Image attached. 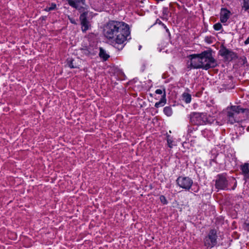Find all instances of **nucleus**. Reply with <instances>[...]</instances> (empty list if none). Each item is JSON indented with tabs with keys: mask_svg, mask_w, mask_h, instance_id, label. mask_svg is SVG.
Returning <instances> with one entry per match:
<instances>
[{
	"mask_svg": "<svg viewBox=\"0 0 249 249\" xmlns=\"http://www.w3.org/2000/svg\"><path fill=\"white\" fill-rule=\"evenodd\" d=\"M86 16V13H83L80 17V20L82 25V29L83 32L87 31L90 26L89 22L87 19Z\"/></svg>",
	"mask_w": 249,
	"mask_h": 249,
	"instance_id": "9",
	"label": "nucleus"
},
{
	"mask_svg": "<svg viewBox=\"0 0 249 249\" xmlns=\"http://www.w3.org/2000/svg\"><path fill=\"white\" fill-rule=\"evenodd\" d=\"M242 8V9H244L245 11L249 9V0H243Z\"/></svg>",
	"mask_w": 249,
	"mask_h": 249,
	"instance_id": "20",
	"label": "nucleus"
},
{
	"mask_svg": "<svg viewBox=\"0 0 249 249\" xmlns=\"http://www.w3.org/2000/svg\"><path fill=\"white\" fill-rule=\"evenodd\" d=\"M190 121L193 124L203 125L206 123L207 118L204 113L193 112L189 116Z\"/></svg>",
	"mask_w": 249,
	"mask_h": 249,
	"instance_id": "4",
	"label": "nucleus"
},
{
	"mask_svg": "<svg viewBox=\"0 0 249 249\" xmlns=\"http://www.w3.org/2000/svg\"><path fill=\"white\" fill-rule=\"evenodd\" d=\"M217 238L216 230H211L208 235L204 238V245L207 248H212L217 244Z\"/></svg>",
	"mask_w": 249,
	"mask_h": 249,
	"instance_id": "3",
	"label": "nucleus"
},
{
	"mask_svg": "<svg viewBox=\"0 0 249 249\" xmlns=\"http://www.w3.org/2000/svg\"><path fill=\"white\" fill-rule=\"evenodd\" d=\"M166 103V93L165 91L164 90L163 94L162 95V97L160 99V101L156 103L155 105V107L157 108L159 107H163Z\"/></svg>",
	"mask_w": 249,
	"mask_h": 249,
	"instance_id": "14",
	"label": "nucleus"
},
{
	"mask_svg": "<svg viewBox=\"0 0 249 249\" xmlns=\"http://www.w3.org/2000/svg\"><path fill=\"white\" fill-rule=\"evenodd\" d=\"M230 12L226 9H222L220 12V21L222 23L226 22L230 17Z\"/></svg>",
	"mask_w": 249,
	"mask_h": 249,
	"instance_id": "12",
	"label": "nucleus"
},
{
	"mask_svg": "<svg viewBox=\"0 0 249 249\" xmlns=\"http://www.w3.org/2000/svg\"><path fill=\"white\" fill-rule=\"evenodd\" d=\"M167 141L168 146L170 148H172L173 147V146L175 145L174 142L171 140V139L168 138Z\"/></svg>",
	"mask_w": 249,
	"mask_h": 249,
	"instance_id": "24",
	"label": "nucleus"
},
{
	"mask_svg": "<svg viewBox=\"0 0 249 249\" xmlns=\"http://www.w3.org/2000/svg\"><path fill=\"white\" fill-rule=\"evenodd\" d=\"M245 44L246 45L249 44V36L248 37V38L245 40Z\"/></svg>",
	"mask_w": 249,
	"mask_h": 249,
	"instance_id": "30",
	"label": "nucleus"
},
{
	"mask_svg": "<svg viewBox=\"0 0 249 249\" xmlns=\"http://www.w3.org/2000/svg\"><path fill=\"white\" fill-rule=\"evenodd\" d=\"M245 229L249 231V222L247 224H246L245 226Z\"/></svg>",
	"mask_w": 249,
	"mask_h": 249,
	"instance_id": "28",
	"label": "nucleus"
},
{
	"mask_svg": "<svg viewBox=\"0 0 249 249\" xmlns=\"http://www.w3.org/2000/svg\"><path fill=\"white\" fill-rule=\"evenodd\" d=\"M141 46H140V47H139V50H140V49H141Z\"/></svg>",
	"mask_w": 249,
	"mask_h": 249,
	"instance_id": "32",
	"label": "nucleus"
},
{
	"mask_svg": "<svg viewBox=\"0 0 249 249\" xmlns=\"http://www.w3.org/2000/svg\"><path fill=\"white\" fill-rule=\"evenodd\" d=\"M222 28V26L220 23H217L213 25V28L216 31H219Z\"/></svg>",
	"mask_w": 249,
	"mask_h": 249,
	"instance_id": "21",
	"label": "nucleus"
},
{
	"mask_svg": "<svg viewBox=\"0 0 249 249\" xmlns=\"http://www.w3.org/2000/svg\"><path fill=\"white\" fill-rule=\"evenodd\" d=\"M164 90L165 91V89H163V90L161 89H157L156 90L155 93L158 94H163Z\"/></svg>",
	"mask_w": 249,
	"mask_h": 249,
	"instance_id": "25",
	"label": "nucleus"
},
{
	"mask_svg": "<svg viewBox=\"0 0 249 249\" xmlns=\"http://www.w3.org/2000/svg\"><path fill=\"white\" fill-rule=\"evenodd\" d=\"M69 4L72 7L79 9L81 5H85V0H67Z\"/></svg>",
	"mask_w": 249,
	"mask_h": 249,
	"instance_id": "10",
	"label": "nucleus"
},
{
	"mask_svg": "<svg viewBox=\"0 0 249 249\" xmlns=\"http://www.w3.org/2000/svg\"><path fill=\"white\" fill-rule=\"evenodd\" d=\"M188 57L190 58V64H188V68L190 69L202 68V63L200 53L190 55Z\"/></svg>",
	"mask_w": 249,
	"mask_h": 249,
	"instance_id": "5",
	"label": "nucleus"
},
{
	"mask_svg": "<svg viewBox=\"0 0 249 249\" xmlns=\"http://www.w3.org/2000/svg\"><path fill=\"white\" fill-rule=\"evenodd\" d=\"M162 26L163 27L164 29H165L166 32L167 33H169L168 29L167 28L166 26L164 24H162Z\"/></svg>",
	"mask_w": 249,
	"mask_h": 249,
	"instance_id": "27",
	"label": "nucleus"
},
{
	"mask_svg": "<svg viewBox=\"0 0 249 249\" xmlns=\"http://www.w3.org/2000/svg\"><path fill=\"white\" fill-rule=\"evenodd\" d=\"M228 182L226 177L223 175H219L215 181V187L218 190H226L227 188Z\"/></svg>",
	"mask_w": 249,
	"mask_h": 249,
	"instance_id": "7",
	"label": "nucleus"
},
{
	"mask_svg": "<svg viewBox=\"0 0 249 249\" xmlns=\"http://www.w3.org/2000/svg\"><path fill=\"white\" fill-rule=\"evenodd\" d=\"M231 108L233 111H234L236 115L241 112H244L245 110V109L241 108L240 106H232L231 107Z\"/></svg>",
	"mask_w": 249,
	"mask_h": 249,
	"instance_id": "15",
	"label": "nucleus"
},
{
	"mask_svg": "<svg viewBox=\"0 0 249 249\" xmlns=\"http://www.w3.org/2000/svg\"><path fill=\"white\" fill-rule=\"evenodd\" d=\"M242 174L245 179H249V164L245 163L241 165L240 168Z\"/></svg>",
	"mask_w": 249,
	"mask_h": 249,
	"instance_id": "11",
	"label": "nucleus"
},
{
	"mask_svg": "<svg viewBox=\"0 0 249 249\" xmlns=\"http://www.w3.org/2000/svg\"><path fill=\"white\" fill-rule=\"evenodd\" d=\"M82 53L87 56H91L94 54V53L90 48H83L81 50Z\"/></svg>",
	"mask_w": 249,
	"mask_h": 249,
	"instance_id": "16",
	"label": "nucleus"
},
{
	"mask_svg": "<svg viewBox=\"0 0 249 249\" xmlns=\"http://www.w3.org/2000/svg\"><path fill=\"white\" fill-rule=\"evenodd\" d=\"M160 200L163 204H167L168 202L165 197L164 196H160Z\"/></svg>",
	"mask_w": 249,
	"mask_h": 249,
	"instance_id": "22",
	"label": "nucleus"
},
{
	"mask_svg": "<svg viewBox=\"0 0 249 249\" xmlns=\"http://www.w3.org/2000/svg\"><path fill=\"white\" fill-rule=\"evenodd\" d=\"M163 112L167 116H171L173 113L172 109L170 107H165L163 109Z\"/></svg>",
	"mask_w": 249,
	"mask_h": 249,
	"instance_id": "19",
	"label": "nucleus"
},
{
	"mask_svg": "<svg viewBox=\"0 0 249 249\" xmlns=\"http://www.w3.org/2000/svg\"><path fill=\"white\" fill-rule=\"evenodd\" d=\"M56 7V5L55 4L52 3L50 7H47L46 8V10L47 11H50L55 9Z\"/></svg>",
	"mask_w": 249,
	"mask_h": 249,
	"instance_id": "23",
	"label": "nucleus"
},
{
	"mask_svg": "<svg viewBox=\"0 0 249 249\" xmlns=\"http://www.w3.org/2000/svg\"><path fill=\"white\" fill-rule=\"evenodd\" d=\"M236 113L234 112V111L232 110V109L231 107L228 111V117L229 119L228 121L231 124H233L234 123L238 121V120L236 119Z\"/></svg>",
	"mask_w": 249,
	"mask_h": 249,
	"instance_id": "13",
	"label": "nucleus"
},
{
	"mask_svg": "<svg viewBox=\"0 0 249 249\" xmlns=\"http://www.w3.org/2000/svg\"><path fill=\"white\" fill-rule=\"evenodd\" d=\"M182 98L186 103H189L191 101V96L188 93H184L182 94Z\"/></svg>",
	"mask_w": 249,
	"mask_h": 249,
	"instance_id": "18",
	"label": "nucleus"
},
{
	"mask_svg": "<svg viewBox=\"0 0 249 249\" xmlns=\"http://www.w3.org/2000/svg\"><path fill=\"white\" fill-rule=\"evenodd\" d=\"M177 183L180 188L186 190H189L192 186L193 181L189 177H179L177 179Z\"/></svg>",
	"mask_w": 249,
	"mask_h": 249,
	"instance_id": "6",
	"label": "nucleus"
},
{
	"mask_svg": "<svg viewBox=\"0 0 249 249\" xmlns=\"http://www.w3.org/2000/svg\"><path fill=\"white\" fill-rule=\"evenodd\" d=\"M219 52L220 54L227 61H231L235 57L233 52L225 47L222 48Z\"/></svg>",
	"mask_w": 249,
	"mask_h": 249,
	"instance_id": "8",
	"label": "nucleus"
},
{
	"mask_svg": "<svg viewBox=\"0 0 249 249\" xmlns=\"http://www.w3.org/2000/svg\"><path fill=\"white\" fill-rule=\"evenodd\" d=\"M156 23H158L159 24H160V25H162V24H163L160 20L159 19H157L156 20Z\"/></svg>",
	"mask_w": 249,
	"mask_h": 249,
	"instance_id": "29",
	"label": "nucleus"
},
{
	"mask_svg": "<svg viewBox=\"0 0 249 249\" xmlns=\"http://www.w3.org/2000/svg\"><path fill=\"white\" fill-rule=\"evenodd\" d=\"M202 63V69L208 70L214 68L217 65L215 59L212 56V53L208 51H204L200 53Z\"/></svg>",
	"mask_w": 249,
	"mask_h": 249,
	"instance_id": "2",
	"label": "nucleus"
},
{
	"mask_svg": "<svg viewBox=\"0 0 249 249\" xmlns=\"http://www.w3.org/2000/svg\"><path fill=\"white\" fill-rule=\"evenodd\" d=\"M71 23H75V22H74V21L72 20L71 19Z\"/></svg>",
	"mask_w": 249,
	"mask_h": 249,
	"instance_id": "31",
	"label": "nucleus"
},
{
	"mask_svg": "<svg viewBox=\"0 0 249 249\" xmlns=\"http://www.w3.org/2000/svg\"><path fill=\"white\" fill-rule=\"evenodd\" d=\"M69 67L71 68H76V66H74L73 64V61H71L68 63Z\"/></svg>",
	"mask_w": 249,
	"mask_h": 249,
	"instance_id": "26",
	"label": "nucleus"
},
{
	"mask_svg": "<svg viewBox=\"0 0 249 249\" xmlns=\"http://www.w3.org/2000/svg\"><path fill=\"white\" fill-rule=\"evenodd\" d=\"M128 25L124 22L110 21L105 25L103 35L113 43L123 44L130 35Z\"/></svg>",
	"mask_w": 249,
	"mask_h": 249,
	"instance_id": "1",
	"label": "nucleus"
},
{
	"mask_svg": "<svg viewBox=\"0 0 249 249\" xmlns=\"http://www.w3.org/2000/svg\"><path fill=\"white\" fill-rule=\"evenodd\" d=\"M99 56L104 60H106L109 57V55L106 53V51L102 48H100Z\"/></svg>",
	"mask_w": 249,
	"mask_h": 249,
	"instance_id": "17",
	"label": "nucleus"
}]
</instances>
